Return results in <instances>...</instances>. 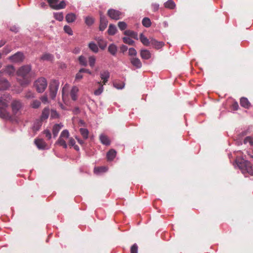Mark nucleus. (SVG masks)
<instances>
[{
	"instance_id": "f257e3e1",
	"label": "nucleus",
	"mask_w": 253,
	"mask_h": 253,
	"mask_svg": "<svg viewBox=\"0 0 253 253\" xmlns=\"http://www.w3.org/2000/svg\"><path fill=\"white\" fill-rule=\"evenodd\" d=\"M31 67L30 65H25L20 68L17 72L18 76L23 78V81H20V84L22 85L28 84L31 81Z\"/></svg>"
},
{
	"instance_id": "f03ea898",
	"label": "nucleus",
	"mask_w": 253,
	"mask_h": 253,
	"mask_svg": "<svg viewBox=\"0 0 253 253\" xmlns=\"http://www.w3.org/2000/svg\"><path fill=\"white\" fill-rule=\"evenodd\" d=\"M70 138V133L68 130L64 129L60 133V135L55 142V144L62 146L66 149L67 148V141H69Z\"/></svg>"
},
{
	"instance_id": "7ed1b4c3",
	"label": "nucleus",
	"mask_w": 253,
	"mask_h": 253,
	"mask_svg": "<svg viewBox=\"0 0 253 253\" xmlns=\"http://www.w3.org/2000/svg\"><path fill=\"white\" fill-rule=\"evenodd\" d=\"M238 166L244 174L249 173L253 175V165L249 161L243 160L242 162L238 165Z\"/></svg>"
},
{
	"instance_id": "20e7f679",
	"label": "nucleus",
	"mask_w": 253,
	"mask_h": 253,
	"mask_svg": "<svg viewBox=\"0 0 253 253\" xmlns=\"http://www.w3.org/2000/svg\"><path fill=\"white\" fill-rule=\"evenodd\" d=\"M47 85L46 79L44 78L41 77L37 79L34 83V86L37 91L39 93L43 92Z\"/></svg>"
},
{
	"instance_id": "39448f33",
	"label": "nucleus",
	"mask_w": 253,
	"mask_h": 253,
	"mask_svg": "<svg viewBox=\"0 0 253 253\" xmlns=\"http://www.w3.org/2000/svg\"><path fill=\"white\" fill-rule=\"evenodd\" d=\"M50 6L54 9H60L65 8L66 3L64 1H62L59 3L58 0H47Z\"/></svg>"
},
{
	"instance_id": "423d86ee",
	"label": "nucleus",
	"mask_w": 253,
	"mask_h": 253,
	"mask_svg": "<svg viewBox=\"0 0 253 253\" xmlns=\"http://www.w3.org/2000/svg\"><path fill=\"white\" fill-rule=\"evenodd\" d=\"M11 109L13 114L16 115L22 107V104L20 100H14L11 104Z\"/></svg>"
},
{
	"instance_id": "0eeeda50",
	"label": "nucleus",
	"mask_w": 253,
	"mask_h": 253,
	"mask_svg": "<svg viewBox=\"0 0 253 253\" xmlns=\"http://www.w3.org/2000/svg\"><path fill=\"white\" fill-rule=\"evenodd\" d=\"M11 99V97L8 94H4L0 96V106L8 107Z\"/></svg>"
},
{
	"instance_id": "6e6552de",
	"label": "nucleus",
	"mask_w": 253,
	"mask_h": 253,
	"mask_svg": "<svg viewBox=\"0 0 253 253\" xmlns=\"http://www.w3.org/2000/svg\"><path fill=\"white\" fill-rule=\"evenodd\" d=\"M121 15V12L113 9H110L108 11V15L112 19L119 20Z\"/></svg>"
},
{
	"instance_id": "1a4fd4ad",
	"label": "nucleus",
	"mask_w": 253,
	"mask_h": 253,
	"mask_svg": "<svg viewBox=\"0 0 253 253\" xmlns=\"http://www.w3.org/2000/svg\"><path fill=\"white\" fill-rule=\"evenodd\" d=\"M8 107L0 106V118L4 119H10L11 115L7 110Z\"/></svg>"
},
{
	"instance_id": "9d476101",
	"label": "nucleus",
	"mask_w": 253,
	"mask_h": 253,
	"mask_svg": "<svg viewBox=\"0 0 253 253\" xmlns=\"http://www.w3.org/2000/svg\"><path fill=\"white\" fill-rule=\"evenodd\" d=\"M24 58L22 53L18 52L12 56L9 57V59L13 62L18 63L22 62Z\"/></svg>"
},
{
	"instance_id": "9b49d317",
	"label": "nucleus",
	"mask_w": 253,
	"mask_h": 253,
	"mask_svg": "<svg viewBox=\"0 0 253 253\" xmlns=\"http://www.w3.org/2000/svg\"><path fill=\"white\" fill-rule=\"evenodd\" d=\"M35 144L39 149H45L47 147V144L43 139H36Z\"/></svg>"
},
{
	"instance_id": "f8f14e48",
	"label": "nucleus",
	"mask_w": 253,
	"mask_h": 253,
	"mask_svg": "<svg viewBox=\"0 0 253 253\" xmlns=\"http://www.w3.org/2000/svg\"><path fill=\"white\" fill-rule=\"evenodd\" d=\"M108 21L106 18L102 14H100V21L99 25V29L100 31H103L107 27Z\"/></svg>"
},
{
	"instance_id": "ddd939ff",
	"label": "nucleus",
	"mask_w": 253,
	"mask_h": 253,
	"mask_svg": "<svg viewBox=\"0 0 253 253\" xmlns=\"http://www.w3.org/2000/svg\"><path fill=\"white\" fill-rule=\"evenodd\" d=\"M79 91V88L77 86H73L72 87L70 91V96L73 100L76 101L77 99Z\"/></svg>"
},
{
	"instance_id": "4468645a",
	"label": "nucleus",
	"mask_w": 253,
	"mask_h": 253,
	"mask_svg": "<svg viewBox=\"0 0 253 253\" xmlns=\"http://www.w3.org/2000/svg\"><path fill=\"white\" fill-rule=\"evenodd\" d=\"M98 46L101 49H104L107 46V42L101 37H98L95 38Z\"/></svg>"
},
{
	"instance_id": "2eb2a0df",
	"label": "nucleus",
	"mask_w": 253,
	"mask_h": 253,
	"mask_svg": "<svg viewBox=\"0 0 253 253\" xmlns=\"http://www.w3.org/2000/svg\"><path fill=\"white\" fill-rule=\"evenodd\" d=\"M10 86V84L7 80L0 78V90H5Z\"/></svg>"
},
{
	"instance_id": "dca6fc26",
	"label": "nucleus",
	"mask_w": 253,
	"mask_h": 253,
	"mask_svg": "<svg viewBox=\"0 0 253 253\" xmlns=\"http://www.w3.org/2000/svg\"><path fill=\"white\" fill-rule=\"evenodd\" d=\"M140 56L143 59L148 60L151 57V53L148 50L141 49L140 51Z\"/></svg>"
},
{
	"instance_id": "f3484780",
	"label": "nucleus",
	"mask_w": 253,
	"mask_h": 253,
	"mask_svg": "<svg viewBox=\"0 0 253 253\" xmlns=\"http://www.w3.org/2000/svg\"><path fill=\"white\" fill-rule=\"evenodd\" d=\"M110 73L108 71H104L100 73V78L103 81L102 83L103 84H105L108 81Z\"/></svg>"
},
{
	"instance_id": "a211bd4d",
	"label": "nucleus",
	"mask_w": 253,
	"mask_h": 253,
	"mask_svg": "<svg viewBox=\"0 0 253 253\" xmlns=\"http://www.w3.org/2000/svg\"><path fill=\"white\" fill-rule=\"evenodd\" d=\"M130 62L132 65L136 68H140L142 67V63L140 59L137 57H132L130 58Z\"/></svg>"
},
{
	"instance_id": "6ab92c4d",
	"label": "nucleus",
	"mask_w": 253,
	"mask_h": 253,
	"mask_svg": "<svg viewBox=\"0 0 253 253\" xmlns=\"http://www.w3.org/2000/svg\"><path fill=\"white\" fill-rule=\"evenodd\" d=\"M150 44L156 49H160L164 46V43L162 42H158L155 39H152Z\"/></svg>"
},
{
	"instance_id": "aec40b11",
	"label": "nucleus",
	"mask_w": 253,
	"mask_h": 253,
	"mask_svg": "<svg viewBox=\"0 0 253 253\" xmlns=\"http://www.w3.org/2000/svg\"><path fill=\"white\" fill-rule=\"evenodd\" d=\"M63 126L61 124H55L53 126L52 128V133L54 137H56L59 131L62 127Z\"/></svg>"
},
{
	"instance_id": "412c9836",
	"label": "nucleus",
	"mask_w": 253,
	"mask_h": 253,
	"mask_svg": "<svg viewBox=\"0 0 253 253\" xmlns=\"http://www.w3.org/2000/svg\"><path fill=\"white\" fill-rule=\"evenodd\" d=\"M15 71V68L12 65H8L4 69V72L9 76H13Z\"/></svg>"
},
{
	"instance_id": "4be33fe9",
	"label": "nucleus",
	"mask_w": 253,
	"mask_h": 253,
	"mask_svg": "<svg viewBox=\"0 0 253 253\" xmlns=\"http://www.w3.org/2000/svg\"><path fill=\"white\" fill-rule=\"evenodd\" d=\"M118 51L117 46L113 43L109 45L108 47V51L113 56H115Z\"/></svg>"
},
{
	"instance_id": "5701e85b",
	"label": "nucleus",
	"mask_w": 253,
	"mask_h": 253,
	"mask_svg": "<svg viewBox=\"0 0 253 253\" xmlns=\"http://www.w3.org/2000/svg\"><path fill=\"white\" fill-rule=\"evenodd\" d=\"M59 87V83L53 80L49 84V90H54V91H57Z\"/></svg>"
},
{
	"instance_id": "b1692460",
	"label": "nucleus",
	"mask_w": 253,
	"mask_h": 253,
	"mask_svg": "<svg viewBox=\"0 0 253 253\" xmlns=\"http://www.w3.org/2000/svg\"><path fill=\"white\" fill-rule=\"evenodd\" d=\"M100 140L101 143L104 145H109L110 144V141L109 138L103 134L100 135Z\"/></svg>"
},
{
	"instance_id": "393cba45",
	"label": "nucleus",
	"mask_w": 253,
	"mask_h": 253,
	"mask_svg": "<svg viewBox=\"0 0 253 253\" xmlns=\"http://www.w3.org/2000/svg\"><path fill=\"white\" fill-rule=\"evenodd\" d=\"M140 40L145 46H149L151 44V41H149V39H147V38H146L143 34H141L140 35Z\"/></svg>"
},
{
	"instance_id": "a878e982",
	"label": "nucleus",
	"mask_w": 253,
	"mask_h": 253,
	"mask_svg": "<svg viewBox=\"0 0 253 253\" xmlns=\"http://www.w3.org/2000/svg\"><path fill=\"white\" fill-rule=\"evenodd\" d=\"M240 104L242 107L245 108H249L251 105L248 99L245 97H242L241 98Z\"/></svg>"
},
{
	"instance_id": "bb28decb",
	"label": "nucleus",
	"mask_w": 253,
	"mask_h": 253,
	"mask_svg": "<svg viewBox=\"0 0 253 253\" xmlns=\"http://www.w3.org/2000/svg\"><path fill=\"white\" fill-rule=\"evenodd\" d=\"M97 84L99 85V87L97 89H96L94 91V94L95 95H100L103 91V89H104V87H103V84L101 83L100 82H98L97 83Z\"/></svg>"
},
{
	"instance_id": "cd10ccee",
	"label": "nucleus",
	"mask_w": 253,
	"mask_h": 253,
	"mask_svg": "<svg viewBox=\"0 0 253 253\" xmlns=\"http://www.w3.org/2000/svg\"><path fill=\"white\" fill-rule=\"evenodd\" d=\"M116 156V151L114 149L110 150L107 154V158L108 160H113Z\"/></svg>"
},
{
	"instance_id": "c85d7f7f",
	"label": "nucleus",
	"mask_w": 253,
	"mask_h": 253,
	"mask_svg": "<svg viewBox=\"0 0 253 253\" xmlns=\"http://www.w3.org/2000/svg\"><path fill=\"white\" fill-rule=\"evenodd\" d=\"M79 131L84 139H87L88 137L89 131L87 129L85 128H81Z\"/></svg>"
},
{
	"instance_id": "c756f323",
	"label": "nucleus",
	"mask_w": 253,
	"mask_h": 253,
	"mask_svg": "<svg viewBox=\"0 0 253 253\" xmlns=\"http://www.w3.org/2000/svg\"><path fill=\"white\" fill-rule=\"evenodd\" d=\"M49 109L48 108H45L42 112L41 115V120H46L49 116Z\"/></svg>"
},
{
	"instance_id": "7c9ffc66",
	"label": "nucleus",
	"mask_w": 253,
	"mask_h": 253,
	"mask_svg": "<svg viewBox=\"0 0 253 253\" xmlns=\"http://www.w3.org/2000/svg\"><path fill=\"white\" fill-rule=\"evenodd\" d=\"M76 18V15L74 13H69L66 16V20L68 23L73 22Z\"/></svg>"
},
{
	"instance_id": "2f4dec72",
	"label": "nucleus",
	"mask_w": 253,
	"mask_h": 253,
	"mask_svg": "<svg viewBox=\"0 0 253 253\" xmlns=\"http://www.w3.org/2000/svg\"><path fill=\"white\" fill-rule=\"evenodd\" d=\"M107 32L109 35H115L117 32L116 27L113 24H110L109 26Z\"/></svg>"
},
{
	"instance_id": "473e14b6",
	"label": "nucleus",
	"mask_w": 253,
	"mask_h": 253,
	"mask_svg": "<svg viewBox=\"0 0 253 253\" xmlns=\"http://www.w3.org/2000/svg\"><path fill=\"white\" fill-rule=\"evenodd\" d=\"M41 126H42L41 121H39V120H37V121H36L34 123V124L33 125V126L32 127L33 131H34L35 132H37V131L39 130Z\"/></svg>"
},
{
	"instance_id": "72a5a7b5",
	"label": "nucleus",
	"mask_w": 253,
	"mask_h": 253,
	"mask_svg": "<svg viewBox=\"0 0 253 253\" xmlns=\"http://www.w3.org/2000/svg\"><path fill=\"white\" fill-rule=\"evenodd\" d=\"M165 6L169 9H173L175 7V4L172 0H168L165 3Z\"/></svg>"
},
{
	"instance_id": "f704fd0d",
	"label": "nucleus",
	"mask_w": 253,
	"mask_h": 253,
	"mask_svg": "<svg viewBox=\"0 0 253 253\" xmlns=\"http://www.w3.org/2000/svg\"><path fill=\"white\" fill-rule=\"evenodd\" d=\"M68 142H69V146L74 147V148L76 150L79 151L80 148L78 145H76L75 144V143H76L75 140H74V139L73 137H70Z\"/></svg>"
},
{
	"instance_id": "c9c22d12",
	"label": "nucleus",
	"mask_w": 253,
	"mask_h": 253,
	"mask_svg": "<svg viewBox=\"0 0 253 253\" xmlns=\"http://www.w3.org/2000/svg\"><path fill=\"white\" fill-rule=\"evenodd\" d=\"M88 47L90 50L95 53L98 51V48L96 44L94 42H91L88 44Z\"/></svg>"
},
{
	"instance_id": "e433bc0d",
	"label": "nucleus",
	"mask_w": 253,
	"mask_h": 253,
	"mask_svg": "<svg viewBox=\"0 0 253 253\" xmlns=\"http://www.w3.org/2000/svg\"><path fill=\"white\" fill-rule=\"evenodd\" d=\"M107 170V169L105 167H101L95 168L94 169V173L98 174L101 172H105Z\"/></svg>"
},
{
	"instance_id": "4c0bfd02",
	"label": "nucleus",
	"mask_w": 253,
	"mask_h": 253,
	"mask_svg": "<svg viewBox=\"0 0 253 253\" xmlns=\"http://www.w3.org/2000/svg\"><path fill=\"white\" fill-rule=\"evenodd\" d=\"M124 34L126 36H130L133 38L137 39V34L132 31H131V30L125 31L124 32Z\"/></svg>"
},
{
	"instance_id": "58836bf2",
	"label": "nucleus",
	"mask_w": 253,
	"mask_h": 253,
	"mask_svg": "<svg viewBox=\"0 0 253 253\" xmlns=\"http://www.w3.org/2000/svg\"><path fill=\"white\" fill-rule=\"evenodd\" d=\"M53 55L49 53H45L43 54L41 57L42 60L47 61H51L53 59Z\"/></svg>"
},
{
	"instance_id": "ea45409f",
	"label": "nucleus",
	"mask_w": 253,
	"mask_h": 253,
	"mask_svg": "<svg viewBox=\"0 0 253 253\" xmlns=\"http://www.w3.org/2000/svg\"><path fill=\"white\" fill-rule=\"evenodd\" d=\"M113 85L117 89H122L124 87L125 84L124 83H119L118 81H115L113 82Z\"/></svg>"
},
{
	"instance_id": "a19ab883",
	"label": "nucleus",
	"mask_w": 253,
	"mask_h": 253,
	"mask_svg": "<svg viewBox=\"0 0 253 253\" xmlns=\"http://www.w3.org/2000/svg\"><path fill=\"white\" fill-rule=\"evenodd\" d=\"M142 24L145 27H149L151 25V22L149 18L145 17L142 20Z\"/></svg>"
},
{
	"instance_id": "79ce46f5",
	"label": "nucleus",
	"mask_w": 253,
	"mask_h": 253,
	"mask_svg": "<svg viewBox=\"0 0 253 253\" xmlns=\"http://www.w3.org/2000/svg\"><path fill=\"white\" fill-rule=\"evenodd\" d=\"M79 61L80 64L82 66H86L87 65V61L86 58L83 56H80L79 57Z\"/></svg>"
},
{
	"instance_id": "37998d69",
	"label": "nucleus",
	"mask_w": 253,
	"mask_h": 253,
	"mask_svg": "<svg viewBox=\"0 0 253 253\" xmlns=\"http://www.w3.org/2000/svg\"><path fill=\"white\" fill-rule=\"evenodd\" d=\"M54 17L56 20L59 21H62L64 18L63 14L61 12L55 13L54 14Z\"/></svg>"
},
{
	"instance_id": "c03bdc74",
	"label": "nucleus",
	"mask_w": 253,
	"mask_h": 253,
	"mask_svg": "<svg viewBox=\"0 0 253 253\" xmlns=\"http://www.w3.org/2000/svg\"><path fill=\"white\" fill-rule=\"evenodd\" d=\"M31 106L33 108H38L41 105V102L38 100H34L31 104Z\"/></svg>"
},
{
	"instance_id": "a18cd8bd",
	"label": "nucleus",
	"mask_w": 253,
	"mask_h": 253,
	"mask_svg": "<svg viewBox=\"0 0 253 253\" xmlns=\"http://www.w3.org/2000/svg\"><path fill=\"white\" fill-rule=\"evenodd\" d=\"M96 58L94 56H90L88 58V62L89 66L91 67H94L95 63Z\"/></svg>"
},
{
	"instance_id": "49530a36",
	"label": "nucleus",
	"mask_w": 253,
	"mask_h": 253,
	"mask_svg": "<svg viewBox=\"0 0 253 253\" xmlns=\"http://www.w3.org/2000/svg\"><path fill=\"white\" fill-rule=\"evenodd\" d=\"M85 22L86 25L90 26L94 22V19L92 17L90 16L86 17L85 18Z\"/></svg>"
},
{
	"instance_id": "de8ad7c7",
	"label": "nucleus",
	"mask_w": 253,
	"mask_h": 253,
	"mask_svg": "<svg viewBox=\"0 0 253 253\" xmlns=\"http://www.w3.org/2000/svg\"><path fill=\"white\" fill-rule=\"evenodd\" d=\"M123 41L125 43L128 44L129 45L133 44L134 42V41L131 39L127 37L123 38Z\"/></svg>"
},
{
	"instance_id": "09e8293b",
	"label": "nucleus",
	"mask_w": 253,
	"mask_h": 253,
	"mask_svg": "<svg viewBox=\"0 0 253 253\" xmlns=\"http://www.w3.org/2000/svg\"><path fill=\"white\" fill-rule=\"evenodd\" d=\"M244 142L245 144L249 143L250 145H253V138L251 137L248 136L246 137Z\"/></svg>"
},
{
	"instance_id": "8fccbe9b",
	"label": "nucleus",
	"mask_w": 253,
	"mask_h": 253,
	"mask_svg": "<svg viewBox=\"0 0 253 253\" xmlns=\"http://www.w3.org/2000/svg\"><path fill=\"white\" fill-rule=\"evenodd\" d=\"M118 25L119 29L121 30H125L126 28V26H127L126 23L125 22H123V21L119 22L118 23Z\"/></svg>"
},
{
	"instance_id": "3c124183",
	"label": "nucleus",
	"mask_w": 253,
	"mask_h": 253,
	"mask_svg": "<svg viewBox=\"0 0 253 253\" xmlns=\"http://www.w3.org/2000/svg\"><path fill=\"white\" fill-rule=\"evenodd\" d=\"M64 30L65 32L69 35H73V31L70 26L66 25L64 27Z\"/></svg>"
},
{
	"instance_id": "603ef678",
	"label": "nucleus",
	"mask_w": 253,
	"mask_h": 253,
	"mask_svg": "<svg viewBox=\"0 0 253 253\" xmlns=\"http://www.w3.org/2000/svg\"><path fill=\"white\" fill-rule=\"evenodd\" d=\"M43 133L44 134L45 137L47 138V140H50L51 138V133L49 130H44L43 131Z\"/></svg>"
},
{
	"instance_id": "864d4df0",
	"label": "nucleus",
	"mask_w": 253,
	"mask_h": 253,
	"mask_svg": "<svg viewBox=\"0 0 253 253\" xmlns=\"http://www.w3.org/2000/svg\"><path fill=\"white\" fill-rule=\"evenodd\" d=\"M138 246L136 244H133L130 249V253H137Z\"/></svg>"
},
{
	"instance_id": "5fc2aeb1",
	"label": "nucleus",
	"mask_w": 253,
	"mask_h": 253,
	"mask_svg": "<svg viewBox=\"0 0 253 253\" xmlns=\"http://www.w3.org/2000/svg\"><path fill=\"white\" fill-rule=\"evenodd\" d=\"M34 97H35L34 93L31 91H27L25 94V97L28 99L32 98H34Z\"/></svg>"
},
{
	"instance_id": "6e6d98bb",
	"label": "nucleus",
	"mask_w": 253,
	"mask_h": 253,
	"mask_svg": "<svg viewBox=\"0 0 253 253\" xmlns=\"http://www.w3.org/2000/svg\"><path fill=\"white\" fill-rule=\"evenodd\" d=\"M83 72H80V70L76 74L75 76V80H81L83 78V76L82 75Z\"/></svg>"
},
{
	"instance_id": "4d7b16f0",
	"label": "nucleus",
	"mask_w": 253,
	"mask_h": 253,
	"mask_svg": "<svg viewBox=\"0 0 253 253\" xmlns=\"http://www.w3.org/2000/svg\"><path fill=\"white\" fill-rule=\"evenodd\" d=\"M128 54L131 56H136L137 54V52L136 50L133 48H130L128 49Z\"/></svg>"
},
{
	"instance_id": "13d9d810",
	"label": "nucleus",
	"mask_w": 253,
	"mask_h": 253,
	"mask_svg": "<svg viewBox=\"0 0 253 253\" xmlns=\"http://www.w3.org/2000/svg\"><path fill=\"white\" fill-rule=\"evenodd\" d=\"M40 99L42 102L44 104H47L48 103V98L46 95H43L42 96Z\"/></svg>"
},
{
	"instance_id": "bf43d9fd",
	"label": "nucleus",
	"mask_w": 253,
	"mask_h": 253,
	"mask_svg": "<svg viewBox=\"0 0 253 253\" xmlns=\"http://www.w3.org/2000/svg\"><path fill=\"white\" fill-rule=\"evenodd\" d=\"M50 117L52 118H56L58 117L57 112L55 110H51Z\"/></svg>"
},
{
	"instance_id": "052dcab7",
	"label": "nucleus",
	"mask_w": 253,
	"mask_h": 253,
	"mask_svg": "<svg viewBox=\"0 0 253 253\" xmlns=\"http://www.w3.org/2000/svg\"><path fill=\"white\" fill-rule=\"evenodd\" d=\"M57 92V91L50 90L49 95H50V98H51L52 99H54L55 97H56Z\"/></svg>"
},
{
	"instance_id": "680f3d73",
	"label": "nucleus",
	"mask_w": 253,
	"mask_h": 253,
	"mask_svg": "<svg viewBox=\"0 0 253 253\" xmlns=\"http://www.w3.org/2000/svg\"><path fill=\"white\" fill-rule=\"evenodd\" d=\"M11 51V48H9L7 46L5 47L3 50H2V53L4 54H7L8 53H9Z\"/></svg>"
},
{
	"instance_id": "e2e57ef3",
	"label": "nucleus",
	"mask_w": 253,
	"mask_h": 253,
	"mask_svg": "<svg viewBox=\"0 0 253 253\" xmlns=\"http://www.w3.org/2000/svg\"><path fill=\"white\" fill-rule=\"evenodd\" d=\"M80 72H82L83 73H86L89 74H91V72L88 69L85 68H82L80 69Z\"/></svg>"
},
{
	"instance_id": "0e129e2a",
	"label": "nucleus",
	"mask_w": 253,
	"mask_h": 253,
	"mask_svg": "<svg viewBox=\"0 0 253 253\" xmlns=\"http://www.w3.org/2000/svg\"><path fill=\"white\" fill-rule=\"evenodd\" d=\"M68 87H69V85L68 84H66L65 85V86L63 87V89H62L63 95H64L65 94L66 90H67Z\"/></svg>"
},
{
	"instance_id": "69168bd1",
	"label": "nucleus",
	"mask_w": 253,
	"mask_h": 253,
	"mask_svg": "<svg viewBox=\"0 0 253 253\" xmlns=\"http://www.w3.org/2000/svg\"><path fill=\"white\" fill-rule=\"evenodd\" d=\"M152 6V8H153L154 11H157L159 9V5L158 4L155 3V4H153Z\"/></svg>"
},
{
	"instance_id": "338daca9",
	"label": "nucleus",
	"mask_w": 253,
	"mask_h": 253,
	"mask_svg": "<svg viewBox=\"0 0 253 253\" xmlns=\"http://www.w3.org/2000/svg\"><path fill=\"white\" fill-rule=\"evenodd\" d=\"M75 138L77 140L78 143L81 145H83L84 144V141L80 139L79 137L76 136Z\"/></svg>"
},
{
	"instance_id": "774afa93",
	"label": "nucleus",
	"mask_w": 253,
	"mask_h": 253,
	"mask_svg": "<svg viewBox=\"0 0 253 253\" xmlns=\"http://www.w3.org/2000/svg\"><path fill=\"white\" fill-rule=\"evenodd\" d=\"M233 106L235 110H237L238 108V104L237 102H236L233 105Z\"/></svg>"
}]
</instances>
